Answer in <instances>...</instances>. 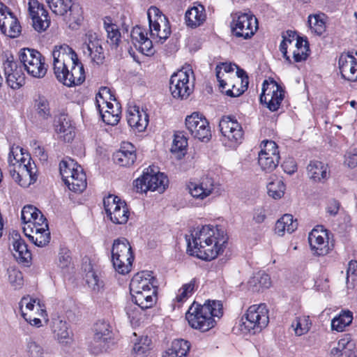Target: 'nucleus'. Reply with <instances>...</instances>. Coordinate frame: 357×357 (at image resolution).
<instances>
[{"instance_id": "obj_44", "label": "nucleus", "mask_w": 357, "mask_h": 357, "mask_svg": "<svg viewBox=\"0 0 357 357\" xmlns=\"http://www.w3.org/2000/svg\"><path fill=\"white\" fill-rule=\"evenodd\" d=\"M353 320V314L349 310H342L331 321V329L337 332L343 331Z\"/></svg>"}, {"instance_id": "obj_18", "label": "nucleus", "mask_w": 357, "mask_h": 357, "mask_svg": "<svg viewBox=\"0 0 357 357\" xmlns=\"http://www.w3.org/2000/svg\"><path fill=\"white\" fill-rule=\"evenodd\" d=\"M284 97V91L275 81L264 82L260 101L271 111L275 112L279 109Z\"/></svg>"}, {"instance_id": "obj_48", "label": "nucleus", "mask_w": 357, "mask_h": 357, "mask_svg": "<svg viewBox=\"0 0 357 357\" xmlns=\"http://www.w3.org/2000/svg\"><path fill=\"white\" fill-rule=\"evenodd\" d=\"M325 15L324 13L310 15L308 24L312 32L321 36L326 31Z\"/></svg>"}, {"instance_id": "obj_43", "label": "nucleus", "mask_w": 357, "mask_h": 357, "mask_svg": "<svg viewBox=\"0 0 357 357\" xmlns=\"http://www.w3.org/2000/svg\"><path fill=\"white\" fill-rule=\"evenodd\" d=\"M248 284L252 291H259L269 288L271 285V280L268 274L264 272H259L249 280Z\"/></svg>"}, {"instance_id": "obj_1", "label": "nucleus", "mask_w": 357, "mask_h": 357, "mask_svg": "<svg viewBox=\"0 0 357 357\" xmlns=\"http://www.w3.org/2000/svg\"><path fill=\"white\" fill-rule=\"evenodd\" d=\"M227 236L218 226L204 225L195 229L188 239V250L190 255L203 260L210 261L223 252Z\"/></svg>"}, {"instance_id": "obj_45", "label": "nucleus", "mask_w": 357, "mask_h": 357, "mask_svg": "<svg viewBox=\"0 0 357 357\" xmlns=\"http://www.w3.org/2000/svg\"><path fill=\"white\" fill-rule=\"evenodd\" d=\"M52 330L55 337L61 344H68L71 340L68 328L66 321L59 319L53 321Z\"/></svg>"}, {"instance_id": "obj_60", "label": "nucleus", "mask_w": 357, "mask_h": 357, "mask_svg": "<svg viewBox=\"0 0 357 357\" xmlns=\"http://www.w3.org/2000/svg\"><path fill=\"white\" fill-rule=\"evenodd\" d=\"M351 280L352 284L354 285L357 282V261L351 260L349 262L347 271V282Z\"/></svg>"}, {"instance_id": "obj_15", "label": "nucleus", "mask_w": 357, "mask_h": 357, "mask_svg": "<svg viewBox=\"0 0 357 357\" xmlns=\"http://www.w3.org/2000/svg\"><path fill=\"white\" fill-rule=\"evenodd\" d=\"M94 335L89 343V350L94 354L106 351L112 343V331L109 324L104 321H98L95 324Z\"/></svg>"}, {"instance_id": "obj_16", "label": "nucleus", "mask_w": 357, "mask_h": 357, "mask_svg": "<svg viewBox=\"0 0 357 357\" xmlns=\"http://www.w3.org/2000/svg\"><path fill=\"white\" fill-rule=\"evenodd\" d=\"M190 71V69L182 68L172 75L169 90L174 98L186 99L193 91V84L189 79Z\"/></svg>"}, {"instance_id": "obj_63", "label": "nucleus", "mask_w": 357, "mask_h": 357, "mask_svg": "<svg viewBox=\"0 0 357 357\" xmlns=\"http://www.w3.org/2000/svg\"><path fill=\"white\" fill-rule=\"evenodd\" d=\"M344 163L350 168L357 167V152H348L345 155Z\"/></svg>"}, {"instance_id": "obj_23", "label": "nucleus", "mask_w": 357, "mask_h": 357, "mask_svg": "<svg viewBox=\"0 0 357 357\" xmlns=\"http://www.w3.org/2000/svg\"><path fill=\"white\" fill-rule=\"evenodd\" d=\"M220 132L224 137V142L229 146H234L241 142L243 132L240 123L234 118L223 116L219 123Z\"/></svg>"}, {"instance_id": "obj_8", "label": "nucleus", "mask_w": 357, "mask_h": 357, "mask_svg": "<svg viewBox=\"0 0 357 357\" xmlns=\"http://www.w3.org/2000/svg\"><path fill=\"white\" fill-rule=\"evenodd\" d=\"M133 260L134 255L129 241L125 238L114 240L112 248V262L115 271L122 275L128 273Z\"/></svg>"}, {"instance_id": "obj_22", "label": "nucleus", "mask_w": 357, "mask_h": 357, "mask_svg": "<svg viewBox=\"0 0 357 357\" xmlns=\"http://www.w3.org/2000/svg\"><path fill=\"white\" fill-rule=\"evenodd\" d=\"M82 49L84 55L89 56L92 62L97 64L103 63L105 56L102 48V40L96 33L92 31L86 32Z\"/></svg>"}, {"instance_id": "obj_11", "label": "nucleus", "mask_w": 357, "mask_h": 357, "mask_svg": "<svg viewBox=\"0 0 357 357\" xmlns=\"http://www.w3.org/2000/svg\"><path fill=\"white\" fill-rule=\"evenodd\" d=\"M150 35L156 41H165L170 35L171 29L167 18L155 6L148 10Z\"/></svg>"}, {"instance_id": "obj_12", "label": "nucleus", "mask_w": 357, "mask_h": 357, "mask_svg": "<svg viewBox=\"0 0 357 357\" xmlns=\"http://www.w3.org/2000/svg\"><path fill=\"white\" fill-rule=\"evenodd\" d=\"M54 14L64 16L70 12L68 23L69 27L75 29L82 20V10L78 6H74L72 0H45Z\"/></svg>"}, {"instance_id": "obj_55", "label": "nucleus", "mask_w": 357, "mask_h": 357, "mask_svg": "<svg viewBox=\"0 0 357 357\" xmlns=\"http://www.w3.org/2000/svg\"><path fill=\"white\" fill-rule=\"evenodd\" d=\"M8 281L15 288H20L23 284V277L22 273L14 267H10L7 270Z\"/></svg>"}, {"instance_id": "obj_6", "label": "nucleus", "mask_w": 357, "mask_h": 357, "mask_svg": "<svg viewBox=\"0 0 357 357\" xmlns=\"http://www.w3.org/2000/svg\"><path fill=\"white\" fill-rule=\"evenodd\" d=\"M269 322L266 304L252 305L241 318L240 329L243 333L255 334L266 328Z\"/></svg>"}, {"instance_id": "obj_42", "label": "nucleus", "mask_w": 357, "mask_h": 357, "mask_svg": "<svg viewBox=\"0 0 357 357\" xmlns=\"http://www.w3.org/2000/svg\"><path fill=\"white\" fill-rule=\"evenodd\" d=\"M189 349L190 343L188 341L183 339L174 340L162 357H185Z\"/></svg>"}, {"instance_id": "obj_33", "label": "nucleus", "mask_w": 357, "mask_h": 357, "mask_svg": "<svg viewBox=\"0 0 357 357\" xmlns=\"http://www.w3.org/2000/svg\"><path fill=\"white\" fill-rule=\"evenodd\" d=\"M114 162L120 166L129 167L136 160L135 146L130 142H123L114 155Z\"/></svg>"}, {"instance_id": "obj_38", "label": "nucleus", "mask_w": 357, "mask_h": 357, "mask_svg": "<svg viewBox=\"0 0 357 357\" xmlns=\"http://www.w3.org/2000/svg\"><path fill=\"white\" fill-rule=\"evenodd\" d=\"M0 30L10 38H16L21 33L22 28L16 17L13 14L7 17H0Z\"/></svg>"}, {"instance_id": "obj_31", "label": "nucleus", "mask_w": 357, "mask_h": 357, "mask_svg": "<svg viewBox=\"0 0 357 357\" xmlns=\"http://www.w3.org/2000/svg\"><path fill=\"white\" fill-rule=\"evenodd\" d=\"M148 33L142 26H136L130 33V37L133 45L142 54H149L152 52V40L148 38Z\"/></svg>"}, {"instance_id": "obj_59", "label": "nucleus", "mask_w": 357, "mask_h": 357, "mask_svg": "<svg viewBox=\"0 0 357 357\" xmlns=\"http://www.w3.org/2000/svg\"><path fill=\"white\" fill-rule=\"evenodd\" d=\"M71 264L70 250L67 248H61L58 256V266L64 269Z\"/></svg>"}, {"instance_id": "obj_24", "label": "nucleus", "mask_w": 357, "mask_h": 357, "mask_svg": "<svg viewBox=\"0 0 357 357\" xmlns=\"http://www.w3.org/2000/svg\"><path fill=\"white\" fill-rule=\"evenodd\" d=\"M28 12L32 22V26L36 31H45L50 26V19L48 12L38 0H29Z\"/></svg>"}, {"instance_id": "obj_2", "label": "nucleus", "mask_w": 357, "mask_h": 357, "mask_svg": "<svg viewBox=\"0 0 357 357\" xmlns=\"http://www.w3.org/2000/svg\"><path fill=\"white\" fill-rule=\"evenodd\" d=\"M52 54L54 73L60 82L73 86L85 80L84 66L70 47L66 44L55 46Z\"/></svg>"}, {"instance_id": "obj_19", "label": "nucleus", "mask_w": 357, "mask_h": 357, "mask_svg": "<svg viewBox=\"0 0 357 357\" xmlns=\"http://www.w3.org/2000/svg\"><path fill=\"white\" fill-rule=\"evenodd\" d=\"M104 208L107 215L114 224H125L129 217V211L126 204L120 198L109 195L103 200Z\"/></svg>"}, {"instance_id": "obj_30", "label": "nucleus", "mask_w": 357, "mask_h": 357, "mask_svg": "<svg viewBox=\"0 0 357 357\" xmlns=\"http://www.w3.org/2000/svg\"><path fill=\"white\" fill-rule=\"evenodd\" d=\"M127 121L132 129L137 132H142L148 126L149 116L146 112L139 107H130L127 111Z\"/></svg>"}, {"instance_id": "obj_5", "label": "nucleus", "mask_w": 357, "mask_h": 357, "mask_svg": "<svg viewBox=\"0 0 357 357\" xmlns=\"http://www.w3.org/2000/svg\"><path fill=\"white\" fill-rule=\"evenodd\" d=\"M215 75L220 88L231 97L241 95L248 86V77L245 72L231 63H222L215 68Z\"/></svg>"}, {"instance_id": "obj_56", "label": "nucleus", "mask_w": 357, "mask_h": 357, "mask_svg": "<svg viewBox=\"0 0 357 357\" xmlns=\"http://www.w3.org/2000/svg\"><path fill=\"white\" fill-rule=\"evenodd\" d=\"M105 28L107 33V38L111 45L117 47L121 38V33L117 25L105 22Z\"/></svg>"}, {"instance_id": "obj_36", "label": "nucleus", "mask_w": 357, "mask_h": 357, "mask_svg": "<svg viewBox=\"0 0 357 357\" xmlns=\"http://www.w3.org/2000/svg\"><path fill=\"white\" fill-rule=\"evenodd\" d=\"M185 18L188 26L196 28L202 25L206 18L204 7L201 4L195 3L186 11Z\"/></svg>"}, {"instance_id": "obj_47", "label": "nucleus", "mask_w": 357, "mask_h": 357, "mask_svg": "<svg viewBox=\"0 0 357 357\" xmlns=\"http://www.w3.org/2000/svg\"><path fill=\"white\" fill-rule=\"evenodd\" d=\"M55 131L64 141L69 142L73 138L72 127L70 121L67 119L66 116L61 115L55 122Z\"/></svg>"}, {"instance_id": "obj_21", "label": "nucleus", "mask_w": 357, "mask_h": 357, "mask_svg": "<svg viewBox=\"0 0 357 357\" xmlns=\"http://www.w3.org/2000/svg\"><path fill=\"white\" fill-rule=\"evenodd\" d=\"M258 162L261 168L266 172L273 171L280 162V153L276 143L273 141L264 140L261 144Z\"/></svg>"}, {"instance_id": "obj_35", "label": "nucleus", "mask_w": 357, "mask_h": 357, "mask_svg": "<svg viewBox=\"0 0 357 357\" xmlns=\"http://www.w3.org/2000/svg\"><path fill=\"white\" fill-rule=\"evenodd\" d=\"M13 255L17 261L21 263H28L31 259V254L27 248L24 241L15 233L13 235Z\"/></svg>"}, {"instance_id": "obj_28", "label": "nucleus", "mask_w": 357, "mask_h": 357, "mask_svg": "<svg viewBox=\"0 0 357 357\" xmlns=\"http://www.w3.org/2000/svg\"><path fill=\"white\" fill-rule=\"evenodd\" d=\"M21 220L24 224L23 231H31L36 226L35 223L47 221V219L36 207L32 205H26L21 211Z\"/></svg>"}, {"instance_id": "obj_14", "label": "nucleus", "mask_w": 357, "mask_h": 357, "mask_svg": "<svg viewBox=\"0 0 357 357\" xmlns=\"http://www.w3.org/2000/svg\"><path fill=\"white\" fill-rule=\"evenodd\" d=\"M231 26L233 34L244 39L250 38L258 29L257 19L250 13L236 14Z\"/></svg>"}, {"instance_id": "obj_29", "label": "nucleus", "mask_w": 357, "mask_h": 357, "mask_svg": "<svg viewBox=\"0 0 357 357\" xmlns=\"http://www.w3.org/2000/svg\"><path fill=\"white\" fill-rule=\"evenodd\" d=\"M154 277L150 271H141L136 273L130 283V292L136 293L152 289L157 290L154 284Z\"/></svg>"}, {"instance_id": "obj_40", "label": "nucleus", "mask_w": 357, "mask_h": 357, "mask_svg": "<svg viewBox=\"0 0 357 357\" xmlns=\"http://www.w3.org/2000/svg\"><path fill=\"white\" fill-rule=\"evenodd\" d=\"M298 227L296 220H294L292 215L284 214L275 223V232L280 236L284 234L285 231L291 234Z\"/></svg>"}, {"instance_id": "obj_13", "label": "nucleus", "mask_w": 357, "mask_h": 357, "mask_svg": "<svg viewBox=\"0 0 357 357\" xmlns=\"http://www.w3.org/2000/svg\"><path fill=\"white\" fill-rule=\"evenodd\" d=\"M188 189L191 196L199 200H204L210 196H218L220 194V184L210 176H203L200 180L190 182Z\"/></svg>"}, {"instance_id": "obj_46", "label": "nucleus", "mask_w": 357, "mask_h": 357, "mask_svg": "<svg viewBox=\"0 0 357 357\" xmlns=\"http://www.w3.org/2000/svg\"><path fill=\"white\" fill-rule=\"evenodd\" d=\"M84 271L86 272L85 278L89 287L95 291H99L104 285L100 275L93 270L90 263L85 264Z\"/></svg>"}, {"instance_id": "obj_52", "label": "nucleus", "mask_w": 357, "mask_h": 357, "mask_svg": "<svg viewBox=\"0 0 357 357\" xmlns=\"http://www.w3.org/2000/svg\"><path fill=\"white\" fill-rule=\"evenodd\" d=\"M151 340L148 337H142L133 347L131 357H146L150 350Z\"/></svg>"}, {"instance_id": "obj_64", "label": "nucleus", "mask_w": 357, "mask_h": 357, "mask_svg": "<svg viewBox=\"0 0 357 357\" xmlns=\"http://www.w3.org/2000/svg\"><path fill=\"white\" fill-rule=\"evenodd\" d=\"M46 316V311L44 310L43 314H35V315H31L30 319L25 318V321L29 323L31 326L40 327L42 326L41 324V317H45Z\"/></svg>"}, {"instance_id": "obj_25", "label": "nucleus", "mask_w": 357, "mask_h": 357, "mask_svg": "<svg viewBox=\"0 0 357 357\" xmlns=\"http://www.w3.org/2000/svg\"><path fill=\"white\" fill-rule=\"evenodd\" d=\"M110 96L109 89L107 87H102L100 89L96 97V107L102 117V121L111 126L116 125L120 120V108L118 105H116V108H114V105L111 102H106V108L102 110L101 108L100 98L104 99L103 96Z\"/></svg>"}, {"instance_id": "obj_9", "label": "nucleus", "mask_w": 357, "mask_h": 357, "mask_svg": "<svg viewBox=\"0 0 357 357\" xmlns=\"http://www.w3.org/2000/svg\"><path fill=\"white\" fill-rule=\"evenodd\" d=\"M167 185V177L163 173L156 172L151 167L146 169L143 174L134 181V188L137 192L151 190L162 193Z\"/></svg>"}, {"instance_id": "obj_26", "label": "nucleus", "mask_w": 357, "mask_h": 357, "mask_svg": "<svg viewBox=\"0 0 357 357\" xmlns=\"http://www.w3.org/2000/svg\"><path fill=\"white\" fill-rule=\"evenodd\" d=\"M308 241L311 250L316 255H326L331 250L328 233L322 226H317L311 231L308 236Z\"/></svg>"}, {"instance_id": "obj_10", "label": "nucleus", "mask_w": 357, "mask_h": 357, "mask_svg": "<svg viewBox=\"0 0 357 357\" xmlns=\"http://www.w3.org/2000/svg\"><path fill=\"white\" fill-rule=\"evenodd\" d=\"M19 59L24 70L31 77L43 78L47 71L45 57L38 51L24 48L19 52Z\"/></svg>"}, {"instance_id": "obj_27", "label": "nucleus", "mask_w": 357, "mask_h": 357, "mask_svg": "<svg viewBox=\"0 0 357 357\" xmlns=\"http://www.w3.org/2000/svg\"><path fill=\"white\" fill-rule=\"evenodd\" d=\"M342 77L350 82L357 81V53L354 56L350 53H342L338 60Z\"/></svg>"}, {"instance_id": "obj_50", "label": "nucleus", "mask_w": 357, "mask_h": 357, "mask_svg": "<svg viewBox=\"0 0 357 357\" xmlns=\"http://www.w3.org/2000/svg\"><path fill=\"white\" fill-rule=\"evenodd\" d=\"M312 323L308 316L297 317L291 323V328L297 336L306 334L310 329Z\"/></svg>"}, {"instance_id": "obj_39", "label": "nucleus", "mask_w": 357, "mask_h": 357, "mask_svg": "<svg viewBox=\"0 0 357 357\" xmlns=\"http://www.w3.org/2000/svg\"><path fill=\"white\" fill-rule=\"evenodd\" d=\"M157 290L148 289L140 292H130L132 301L142 310L150 308L156 302Z\"/></svg>"}, {"instance_id": "obj_61", "label": "nucleus", "mask_w": 357, "mask_h": 357, "mask_svg": "<svg viewBox=\"0 0 357 357\" xmlns=\"http://www.w3.org/2000/svg\"><path fill=\"white\" fill-rule=\"evenodd\" d=\"M126 314L132 324H137L142 319L141 313L139 312L138 307L128 305L126 307Z\"/></svg>"}, {"instance_id": "obj_34", "label": "nucleus", "mask_w": 357, "mask_h": 357, "mask_svg": "<svg viewBox=\"0 0 357 357\" xmlns=\"http://www.w3.org/2000/svg\"><path fill=\"white\" fill-rule=\"evenodd\" d=\"M19 307L22 317L25 319H30L31 315L35 314H43L44 305L39 299L33 298L29 296H24L19 303Z\"/></svg>"}, {"instance_id": "obj_54", "label": "nucleus", "mask_w": 357, "mask_h": 357, "mask_svg": "<svg viewBox=\"0 0 357 357\" xmlns=\"http://www.w3.org/2000/svg\"><path fill=\"white\" fill-rule=\"evenodd\" d=\"M35 107L38 115L43 119H47L51 116L49 101L46 98L39 96L36 100Z\"/></svg>"}, {"instance_id": "obj_51", "label": "nucleus", "mask_w": 357, "mask_h": 357, "mask_svg": "<svg viewBox=\"0 0 357 357\" xmlns=\"http://www.w3.org/2000/svg\"><path fill=\"white\" fill-rule=\"evenodd\" d=\"M282 41L280 45V50L282 52L284 58L289 62L291 63L289 56H287V49L294 46V43L297 38V35L295 31L288 30L282 34Z\"/></svg>"}, {"instance_id": "obj_53", "label": "nucleus", "mask_w": 357, "mask_h": 357, "mask_svg": "<svg viewBox=\"0 0 357 357\" xmlns=\"http://www.w3.org/2000/svg\"><path fill=\"white\" fill-rule=\"evenodd\" d=\"M285 190V185L281 179L275 178L269 182L267 185L268 195L275 199L283 197Z\"/></svg>"}, {"instance_id": "obj_4", "label": "nucleus", "mask_w": 357, "mask_h": 357, "mask_svg": "<svg viewBox=\"0 0 357 357\" xmlns=\"http://www.w3.org/2000/svg\"><path fill=\"white\" fill-rule=\"evenodd\" d=\"M223 314L222 304L219 301H206L203 305L193 302L185 314L189 325L194 329L206 332L216 324Z\"/></svg>"}, {"instance_id": "obj_17", "label": "nucleus", "mask_w": 357, "mask_h": 357, "mask_svg": "<svg viewBox=\"0 0 357 357\" xmlns=\"http://www.w3.org/2000/svg\"><path fill=\"white\" fill-rule=\"evenodd\" d=\"M6 81L9 87L17 89L24 84V74L22 67L11 54H4L2 58Z\"/></svg>"}, {"instance_id": "obj_58", "label": "nucleus", "mask_w": 357, "mask_h": 357, "mask_svg": "<svg viewBox=\"0 0 357 357\" xmlns=\"http://www.w3.org/2000/svg\"><path fill=\"white\" fill-rule=\"evenodd\" d=\"M27 351L31 357H44L43 347L32 339H30L27 343Z\"/></svg>"}, {"instance_id": "obj_3", "label": "nucleus", "mask_w": 357, "mask_h": 357, "mask_svg": "<svg viewBox=\"0 0 357 357\" xmlns=\"http://www.w3.org/2000/svg\"><path fill=\"white\" fill-rule=\"evenodd\" d=\"M8 171L20 186L26 188L36 179V166L30 154L19 146H12L8 157Z\"/></svg>"}, {"instance_id": "obj_57", "label": "nucleus", "mask_w": 357, "mask_h": 357, "mask_svg": "<svg viewBox=\"0 0 357 357\" xmlns=\"http://www.w3.org/2000/svg\"><path fill=\"white\" fill-rule=\"evenodd\" d=\"M188 146L187 138L182 132H176L174 134V139L171 147L172 153L182 152Z\"/></svg>"}, {"instance_id": "obj_62", "label": "nucleus", "mask_w": 357, "mask_h": 357, "mask_svg": "<svg viewBox=\"0 0 357 357\" xmlns=\"http://www.w3.org/2000/svg\"><path fill=\"white\" fill-rule=\"evenodd\" d=\"M282 167L284 172L289 174H292L297 170L296 162L292 158L286 159L282 164Z\"/></svg>"}, {"instance_id": "obj_37", "label": "nucleus", "mask_w": 357, "mask_h": 357, "mask_svg": "<svg viewBox=\"0 0 357 357\" xmlns=\"http://www.w3.org/2000/svg\"><path fill=\"white\" fill-rule=\"evenodd\" d=\"M307 174L313 182H322L329 177L328 166L320 161H310L307 167Z\"/></svg>"}, {"instance_id": "obj_32", "label": "nucleus", "mask_w": 357, "mask_h": 357, "mask_svg": "<svg viewBox=\"0 0 357 357\" xmlns=\"http://www.w3.org/2000/svg\"><path fill=\"white\" fill-rule=\"evenodd\" d=\"M36 226L31 231H24L29 239L38 247H44L47 245L50 240V233L48 229L47 221H43L36 223Z\"/></svg>"}, {"instance_id": "obj_41", "label": "nucleus", "mask_w": 357, "mask_h": 357, "mask_svg": "<svg viewBox=\"0 0 357 357\" xmlns=\"http://www.w3.org/2000/svg\"><path fill=\"white\" fill-rule=\"evenodd\" d=\"M354 349V343L350 336L347 335L338 341L336 347L332 348L331 355L332 357H351Z\"/></svg>"}, {"instance_id": "obj_20", "label": "nucleus", "mask_w": 357, "mask_h": 357, "mask_svg": "<svg viewBox=\"0 0 357 357\" xmlns=\"http://www.w3.org/2000/svg\"><path fill=\"white\" fill-rule=\"evenodd\" d=\"M185 127L193 137L202 142H208L211 137L208 121L198 112L186 116Z\"/></svg>"}, {"instance_id": "obj_7", "label": "nucleus", "mask_w": 357, "mask_h": 357, "mask_svg": "<svg viewBox=\"0 0 357 357\" xmlns=\"http://www.w3.org/2000/svg\"><path fill=\"white\" fill-rule=\"evenodd\" d=\"M60 174L70 190L82 192L86 188V177L83 169L72 159L63 160L59 165Z\"/></svg>"}, {"instance_id": "obj_49", "label": "nucleus", "mask_w": 357, "mask_h": 357, "mask_svg": "<svg viewBox=\"0 0 357 357\" xmlns=\"http://www.w3.org/2000/svg\"><path fill=\"white\" fill-rule=\"evenodd\" d=\"M198 288V282L196 278H192L189 282L182 285L178 289L176 296L177 302L183 303L190 297Z\"/></svg>"}]
</instances>
